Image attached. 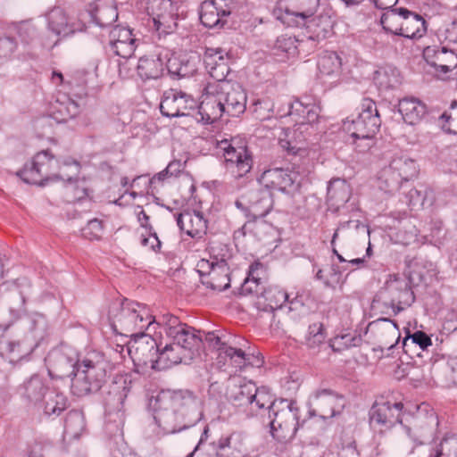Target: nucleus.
<instances>
[{"mask_svg": "<svg viewBox=\"0 0 457 457\" xmlns=\"http://www.w3.org/2000/svg\"><path fill=\"white\" fill-rule=\"evenodd\" d=\"M154 417L169 434L193 427L203 417L201 401L189 390H162L155 398Z\"/></svg>", "mask_w": 457, "mask_h": 457, "instance_id": "1", "label": "nucleus"}, {"mask_svg": "<svg viewBox=\"0 0 457 457\" xmlns=\"http://www.w3.org/2000/svg\"><path fill=\"white\" fill-rule=\"evenodd\" d=\"M79 162L66 157L56 159L49 149L42 150L34 155L29 164L18 172V176L28 183L45 186L48 181L59 179L71 181L79 173Z\"/></svg>", "mask_w": 457, "mask_h": 457, "instance_id": "2", "label": "nucleus"}, {"mask_svg": "<svg viewBox=\"0 0 457 457\" xmlns=\"http://www.w3.org/2000/svg\"><path fill=\"white\" fill-rule=\"evenodd\" d=\"M268 412L270 433L280 443L291 441L298 430L299 408L288 399H274L270 394V403L264 404L261 413Z\"/></svg>", "mask_w": 457, "mask_h": 457, "instance_id": "3", "label": "nucleus"}, {"mask_svg": "<svg viewBox=\"0 0 457 457\" xmlns=\"http://www.w3.org/2000/svg\"><path fill=\"white\" fill-rule=\"evenodd\" d=\"M109 320L116 334L127 337H133L145 329L152 328L150 310L145 304L127 299L110 312Z\"/></svg>", "mask_w": 457, "mask_h": 457, "instance_id": "4", "label": "nucleus"}, {"mask_svg": "<svg viewBox=\"0 0 457 457\" xmlns=\"http://www.w3.org/2000/svg\"><path fill=\"white\" fill-rule=\"evenodd\" d=\"M108 367V362L102 356L85 357L71 378L72 394L82 397L98 392L106 382Z\"/></svg>", "mask_w": 457, "mask_h": 457, "instance_id": "5", "label": "nucleus"}, {"mask_svg": "<svg viewBox=\"0 0 457 457\" xmlns=\"http://www.w3.org/2000/svg\"><path fill=\"white\" fill-rule=\"evenodd\" d=\"M170 342L162 346L155 364L156 370H166L179 363H189L198 353L202 338L197 335H186L179 338H170Z\"/></svg>", "mask_w": 457, "mask_h": 457, "instance_id": "6", "label": "nucleus"}, {"mask_svg": "<svg viewBox=\"0 0 457 457\" xmlns=\"http://www.w3.org/2000/svg\"><path fill=\"white\" fill-rule=\"evenodd\" d=\"M415 301V295L411 287V278L402 274L390 275L385 286L376 295L373 302L390 307L394 315H397Z\"/></svg>", "mask_w": 457, "mask_h": 457, "instance_id": "7", "label": "nucleus"}, {"mask_svg": "<svg viewBox=\"0 0 457 457\" xmlns=\"http://www.w3.org/2000/svg\"><path fill=\"white\" fill-rule=\"evenodd\" d=\"M418 172L419 168L414 160L405 156L395 157L380 171L378 187L386 194L394 195L406 187Z\"/></svg>", "mask_w": 457, "mask_h": 457, "instance_id": "8", "label": "nucleus"}, {"mask_svg": "<svg viewBox=\"0 0 457 457\" xmlns=\"http://www.w3.org/2000/svg\"><path fill=\"white\" fill-rule=\"evenodd\" d=\"M437 424V417L434 412L417 414L411 426L403 427L405 436L397 443L398 449L404 453H413L416 446L433 439Z\"/></svg>", "mask_w": 457, "mask_h": 457, "instance_id": "9", "label": "nucleus"}, {"mask_svg": "<svg viewBox=\"0 0 457 457\" xmlns=\"http://www.w3.org/2000/svg\"><path fill=\"white\" fill-rule=\"evenodd\" d=\"M227 396L233 404L249 408L252 415H259L270 399V392L265 386L257 387L252 381L232 383L227 389Z\"/></svg>", "mask_w": 457, "mask_h": 457, "instance_id": "10", "label": "nucleus"}, {"mask_svg": "<svg viewBox=\"0 0 457 457\" xmlns=\"http://www.w3.org/2000/svg\"><path fill=\"white\" fill-rule=\"evenodd\" d=\"M218 148L223 152L226 170L237 179L246 176L253 168L252 152L240 138L220 140Z\"/></svg>", "mask_w": 457, "mask_h": 457, "instance_id": "11", "label": "nucleus"}, {"mask_svg": "<svg viewBox=\"0 0 457 457\" xmlns=\"http://www.w3.org/2000/svg\"><path fill=\"white\" fill-rule=\"evenodd\" d=\"M196 267L201 282L206 287L223 291L230 287L229 266L224 258L218 259L213 256L211 260L202 259Z\"/></svg>", "mask_w": 457, "mask_h": 457, "instance_id": "12", "label": "nucleus"}, {"mask_svg": "<svg viewBox=\"0 0 457 457\" xmlns=\"http://www.w3.org/2000/svg\"><path fill=\"white\" fill-rule=\"evenodd\" d=\"M344 397L330 389L317 390L308 401L309 417H319L323 420L339 415L344 410Z\"/></svg>", "mask_w": 457, "mask_h": 457, "instance_id": "13", "label": "nucleus"}, {"mask_svg": "<svg viewBox=\"0 0 457 457\" xmlns=\"http://www.w3.org/2000/svg\"><path fill=\"white\" fill-rule=\"evenodd\" d=\"M45 362L51 378L63 379L75 377L79 360L69 349H55L47 354Z\"/></svg>", "mask_w": 457, "mask_h": 457, "instance_id": "14", "label": "nucleus"}, {"mask_svg": "<svg viewBox=\"0 0 457 457\" xmlns=\"http://www.w3.org/2000/svg\"><path fill=\"white\" fill-rule=\"evenodd\" d=\"M235 205L241 210L248 221L265 217L273 207L272 194L265 187L252 190L247 195V204L237 200Z\"/></svg>", "mask_w": 457, "mask_h": 457, "instance_id": "15", "label": "nucleus"}, {"mask_svg": "<svg viewBox=\"0 0 457 457\" xmlns=\"http://www.w3.org/2000/svg\"><path fill=\"white\" fill-rule=\"evenodd\" d=\"M197 106L192 96L182 90L170 88L163 93L160 111L163 116L170 118L188 116Z\"/></svg>", "mask_w": 457, "mask_h": 457, "instance_id": "16", "label": "nucleus"}, {"mask_svg": "<svg viewBox=\"0 0 457 457\" xmlns=\"http://www.w3.org/2000/svg\"><path fill=\"white\" fill-rule=\"evenodd\" d=\"M427 64L432 69L436 77L445 76L457 68V54L443 46H428L422 53Z\"/></svg>", "mask_w": 457, "mask_h": 457, "instance_id": "17", "label": "nucleus"}, {"mask_svg": "<svg viewBox=\"0 0 457 457\" xmlns=\"http://www.w3.org/2000/svg\"><path fill=\"white\" fill-rule=\"evenodd\" d=\"M298 172L282 168L269 169L262 172L259 182L268 190H278L283 193H294L300 185Z\"/></svg>", "mask_w": 457, "mask_h": 457, "instance_id": "18", "label": "nucleus"}, {"mask_svg": "<svg viewBox=\"0 0 457 457\" xmlns=\"http://www.w3.org/2000/svg\"><path fill=\"white\" fill-rule=\"evenodd\" d=\"M220 98L218 83H208L204 89L203 100L197 106L196 114L200 117L195 119L205 124L220 119L224 115V105Z\"/></svg>", "mask_w": 457, "mask_h": 457, "instance_id": "19", "label": "nucleus"}, {"mask_svg": "<svg viewBox=\"0 0 457 457\" xmlns=\"http://www.w3.org/2000/svg\"><path fill=\"white\" fill-rule=\"evenodd\" d=\"M403 409L402 402L376 401L370 411V422L381 429L390 428L397 423H402Z\"/></svg>", "mask_w": 457, "mask_h": 457, "instance_id": "20", "label": "nucleus"}, {"mask_svg": "<svg viewBox=\"0 0 457 457\" xmlns=\"http://www.w3.org/2000/svg\"><path fill=\"white\" fill-rule=\"evenodd\" d=\"M320 107L315 100L307 98L303 100H295L289 104L288 115L294 117L295 129L294 137L297 133L302 134L307 129V126H312L319 120Z\"/></svg>", "mask_w": 457, "mask_h": 457, "instance_id": "21", "label": "nucleus"}, {"mask_svg": "<svg viewBox=\"0 0 457 457\" xmlns=\"http://www.w3.org/2000/svg\"><path fill=\"white\" fill-rule=\"evenodd\" d=\"M133 342L129 346V353L133 354L134 361L144 365H151L156 370L155 364L159 355L160 344L150 335L141 332L132 337Z\"/></svg>", "mask_w": 457, "mask_h": 457, "instance_id": "22", "label": "nucleus"}, {"mask_svg": "<svg viewBox=\"0 0 457 457\" xmlns=\"http://www.w3.org/2000/svg\"><path fill=\"white\" fill-rule=\"evenodd\" d=\"M224 114L237 117L246 109V94L241 86L231 83H218Z\"/></svg>", "mask_w": 457, "mask_h": 457, "instance_id": "23", "label": "nucleus"}, {"mask_svg": "<svg viewBox=\"0 0 457 457\" xmlns=\"http://www.w3.org/2000/svg\"><path fill=\"white\" fill-rule=\"evenodd\" d=\"M233 0H206L200 5V21L206 28L222 27L231 13Z\"/></svg>", "mask_w": 457, "mask_h": 457, "instance_id": "24", "label": "nucleus"}, {"mask_svg": "<svg viewBox=\"0 0 457 457\" xmlns=\"http://www.w3.org/2000/svg\"><path fill=\"white\" fill-rule=\"evenodd\" d=\"M381 120L379 115L359 113L356 119L346 120L345 129L354 139H371L379 130Z\"/></svg>", "mask_w": 457, "mask_h": 457, "instance_id": "25", "label": "nucleus"}, {"mask_svg": "<svg viewBox=\"0 0 457 457\" xmlns=\"http://www.w3.org/2000/svg\"><path fill=\"white\" fill-rule=\"evenodd\" d=\"M0 354L10 362H17L32 353L35 345L29 341L26 335L15 338H7L0 334Z\"/></svg>", "mask_w": 457, "mask_h": 457, "instance_id": "26", "label": "nucleus"}, {"mask_svg": "<svg viewBox=\"0 0 457 457\" xmlns=\"http://www.w3.org/2000/svg\"><path fill=\"white\" fill-rule=\"evenodd\" d=\"M109 37V49L114 54L125 59L133 55L137 48V39L129 29L115 26L110 31Z\"/></svg>", "mask_w": 457, "mask_h": 457, "instance_id": "27", "label": "nucleus"}, {"mask_svg": "<svg viewBox=\"0 0 457 457\" xmlns=\"http://www.w3.org/2000/svg\"><path fill=\"white\" fill-rule=\"evenodd\" d=\"M368 331L374 335L381 347L387 349L394 347L400 338L397 323L389 318H380L371 321L368 326Z\"/></svg>", "mask_w": 457, "mask_h": 457, "instance_id": "28", "label": "nucleus"}, {"mask_svg": "<svg viewBox=\"0 0 457 457\" xmlns=\"http://www.w3.org/2000/svg\"><path fill=\"white\" fill-rule=\"evenodd\" d=\"M162 328L169 338L180 339L186 335H195V329L186 323H182L177 316L170 313H164L154 317L152 315V328Z\"/></svg>", "mask_w": 457, "mask_h": 457, "instance_id": "29", "label": "nucleus"}, {"mask_svg": "<svg viewBox=\"0 0 457 457\" xmlns=\"http://www.w3.org/2000/svg\"><path fill=\"white\" fill-rule=\"evenodd\" d=\"M179 228L193 238H201L206 234L207 220L202 212L197 211L185 212L177 217Z\"/></svg>", "mask_w": 457, "mask_h": 457, "instance_id": "30", "label": "nucleus"}, {"mask_svg": "<svg viewBox=\"0 0 457 457\" xmlns=\"http://www.w3.org/2000/svg\"><path fill=\"white\" fill-rule=\"evenodd\" d=\"M48 386L43 378L38 375H32L18 387L21 397L28 403L37 404L46 396Z\"/></svg>", "mask_w": 457, "mask_h": 457, "instance_id": "31", "label": "nucleus"}, {"mask_svg": "<svg viewBox=\"0 0 457 457\" xmlns=\"http://www.w3.org/2000/svg\"><path fill=\"white\" fill-rule=\"evenodd\" d=\"M206 71L215 79L214 83H229L226 80L229 73V66L220 51L209 49L204 58Z\"/></svg>", "mask_w": 457, "mask_h": 457, "instance_id": "32", "label": "nucleus"}, {"mask_svg": "<svg viewBox=\"0 0 457 457\" xmlns=\"http://www.w3.org/2000/svg\"><path fill=\"white\" fill-rule=\"evenodd\" d=\"M166 64L159 54L144 55L137 62V72L142 80L157 79L162 76Z\"/></svg>", "mask_w": 457, "mask_h": 457, "instance_id": "33", "label": "nucleus"}, {"mask_svg": "<svg viewBox=\"0 0 457 457\" xmlns=\"http://www.w3.org/2000/svg\"><path fill=\"white\" fill-rule=\"evenodd\" d=\"M398 111L406 123L415 125L425 117L428 108L419 98L407 96L399 101Z\"/></svg>", "mask_w": 457, "mask_h": 457, "instance_id": "34", "label": "nucleus"}, {"mask_svg": "<svg viewBox=\"0 0 457 457\" xmlns=\"http://www.w3.org/2000/svg\"><path fill=\"white\" fill-rule=\"evenodd\" d=\"M130 383L126 378H120L112 381L108 387L104 403L110 409L120 411L123 409L124 402L130 392Z\"/></svg>", "mask_w": 457, "mask_h": 457, "instance_id": "35", "label": "nucleus"}, {"mask_svg": "<svg viewBox=\"0 0 457 457\" xmlns=\"http://www.w3.org/2000/svg\"><path fill=\"white\" fill-rule=\"evenodd\" d=\"M197 62L199 58L196 56H187L180 54L174 56L167 61V70L171 75L179 78H186L193 76L197 71Z\"/></svg>", "mask_w": 457, "mask_h": 457, "instance_id": "36", "label": "nucleus"}, {"mask_svg": "<svg viewBox=\"0 0 457 457\" xmlns=\"http://www.w3.org/2000/svg\"><path fill=\"white\" fill-rule=\"evenodd\" d=\"M425 25L426 21L422 16L408 10V13L403 15L400 37L409 39L420 37L426 31Z\"/></svg>", "mask_w": 457, "mask_h": 457, "instance_id": "37", "label": "nucleus"}, {"mask_svg": "<svg viewBox=\"0 0 457 457\" xmlns=\"http://www.w3.org/2000/svg\"><path fill=\"white\" fill-rule=\"evenodd\" d=\"M327 191L328 201L337 207L347 203L351 197L349 184L339 178L333 179L328 182Z\"/></svg>", "mask_w": 457, "mask_h": 457, "instance_id": "38", "label": "nucleus"}, {"mask_svg": "<svg viewBox=\"0 0 457 457\" xmlns=\"http://www.w3.org/2000/svg\"><path fill=\"white\" fill-rule=\"evenodd\" d=\"M48 29L57 36L66 37L74 32L65 12L60 7L53 8L47 13Z\"/></svg>", "mask_w": 457, "mask_h": 457, "instance_id": "39", "label": "nucleus"}, {"mask_svg": "<svg viewBox=\"0 0 457 457\" xmlns=\"http://www.w3.org/2000/svg\"><path fill=\"white\" fill-rule=\"evenodd\" d=\"M225 357L228 358L230 363L237 370H241L246 366L261 367L263 359L253 353H245L241 348H226Z\"/></svg>", "mask_w": 457, "mask_h": 457, "instance_id": "40", "label": "nucleus"}, {"mask_svg": "<svg viewBox=\"0 0 457 457\" xmlns=\"http://www.w3.org/2000/svg\"><path fill=\"white\" fill-rule=\"evenodd\" d=\"M287 13L307 19L312 17L319 6V0H280Z\"/></svg>", "mask_w": 457, "mask_h": 457, "instance_id": "41", "label": "nucleus"}, {"mask_svg": "<svg viewBox=\"0 0 457 457\" xmlns=\"http://www.w3.org/2000/svg\"><path fill=\"white\" fill-rule=\"evenodd\" d=\"M45 398L43 413L48 418L54 419L60 416L69 406L67 396L59 391H50Z\"/></svg>", "mask_w": 457, "mask_h": 457, "instance_id": "42", "label": "nucleus"}, {"mask_svg": "<svg viewBox=\"0 0 457 457\" xmlns=\"http://www.w3.org/2000/svg\"><path fill=\"white\" fill-rule=\"evenodd\" d=\"M333 21L328 15H320L312 19L307 25L311 32L310 38L320 41L329 37L333 34Z\"/></svg>", "mask_w": 457, "mask_h": 457, "instance_id": "43", "label": "nucleus"}, {"mask_svg": "<svg viewBox=\"0 0 457 457\" xmlns=\"http://www.w3.org/2000/svg\"><path fill=\"white\" fill-rule=\"evenodd\" d=\"M404 13H408V9L403 7L391 9L384 12L380 18L383 29L387 33L400 36Z\"/></svg>", "mask_w": 457, "mask_h": 457, "instance_id": "44", "label": "nucleus"}, {"mask_svg": "<svg viewBox=\"0 0 457 457\" xmlns=\"http://www.w3.org/2000/svg\"><path fill=\"white\" fill-rule=\"evenodd\" d=\"M288 300V295L278 287H270L263 289L259 296V304H263L264 309L276 310L281 308Z\"/></svg>", "mask_w": 457, "mask_h": 457, "instance_id": "45", "label": "nucleus"}, {"mask_svg": "<svg viewBox=\"0 0 457 457\" xmlns=\"http://www.w3.org/2000/svg\"><path fill=\"white\" fill-rule=\"evenodd\" d=\"M428 452V457H457V435L445 434Z\"/></svg>", "mask_w": 457, "mask_h": 457, "instance_id": "46", "label": "nucleus"}, {"mask_svg": "<svg viewBox=\"0 0 457 457\" xmlns=\"http://www.w3.org/2000/svg\"><path fill=\"white\" fill-rule=\"evenodd\" d=\"M317 65L322 78L331 77L340 73L342 62L337 53L326 52L320 56Z\"/></svg>", "mask_w": 457, "mask_h": 457, "instance_id": "47", "label": "nucleus"}, {"mask_svg": "<svg viewBox=\"0 0 457 457\" xmlns=\"http://www.w3.org/2000/svg\"><path fill=\"white\" fill-rule=\"evenodd\" d=\"M55 118L62 120L67 121L70 119L77 117L81 111V103L67 97L65 101L57 100L54 105Z\"/></svg>", "mask_w": 457, "mask_h": 457, "instance_id": "48", "label": "nucleus"}, {"mask_svg": "<svg viewBox=\"0 0 457 457\" xmlns=\"http://www.w3.org/2000/svg\"><path fill=\"white\" fill-rule=\"evenodd\" d=\"M262 267V263L254 262L251 264L249 268L248 276L245 279L244 283L240 287V295H256L258 297L261 295V292L262 291V287H261L260 278L255 276V272L257 270Z\"/></svg>", "mask_w": 457, "mask_h": 457, "instance_id": "49", "label": "nucleus"}, {"mask_svg": "<svg viewBox=\"0 0 457 457\" xmlns=\"http://www.w3.org/2000/svg\"><path fill=\"white\" fill-rule=\"evenodd\" d=\"M85 428V420L81 412L72 410L66 415L64 431L71 437H79Z\"/></svg>", "mask_w": 457, "mask_h": 457, "instance_id": "50", "label": "nucleus"}, {"mask_svg": "<svg viewBox=\"0 0 457 457\" xmlns=\"http://www.w3.org/2000/svg\"><path fill=\"white\" fill-rule=\"evenodd\" d=\"M297 40L291 36L281 35L276 40L274 51L276 55H283V57L289 58L297 54Z\"/></svg>", "mask_w": 457, "mask_h": 457, "instance_id": "51", "label": "nucleus"}, {"mask_svg": "<svg viewBox=\"0 0 457 457\" xmlns=\"http://www.w3.org/2000/svg\"><path fill=\"white\" fill-rule=\"evenodd\" d=\"M432 345L431 338L423 331H416L412 335H407L403 342V348L409 353L412 346L418 345L420 350H425Z\"/></svg>", "mask_w": 457, "mask_h": 457, "instance_id": "52", "label": "nucleus"}, {"mask_svg": "<svg viewBox=\"0 0 457 457\" xmlns=\"http://www.w3.org/2000/svg\"><path fill=\"white\" fill-rule=\"evenodd\" d=\"M274 104L269 98L258 99L253 104V112L261 120L269 119L273 112Z\"/></svg>", "mask_w": 457, "mask_h": 457, "instance_id": "53", "label": "nucleus"}, {"mask_svg": "<svg viewBox=\"0 0 457 457\" xmlns=\"http://www.w3.org/2000/svg\"><path fill=\"white\" fill-rule=\"evenodd\" d=\"M103 231V221L98 219L90 220L81 230L82 236L89 240L100 239Z\"/></svg>", "mask_w": 457, "mask_h": 457, "instance_id": "54", "label": "nucleus"}, {"mask_svg": "<svg viewBox=\"0 0 457 457\" xmlns=\"http://www.w3.org/2000/svg\"><path fill=\"white\" fill-rule=\"evenodd\" d=\"M306 138L303 137L298 140H290V139H280L279 144L280 146L285 149L288 154L295 155L300 154L302 151H305V144L304 141Z\"/></svg>", "mask_w": 457, "mask_h": 457, "instance_id": "55", "label": "nucleus"}, {"mask_svg": "<svg viewBox=\"0 0 457 457\" xmlns=\"http://www.w3.org/2000/svg\"><path fill=\"white\" fill-rule=\"evenodd\" d=\"M204 341L210 346L216 348L220 352L219 356H221L222 354L225 355L226 348H233L232 346H228L226 342H223L221 337L213 331L207 332L204 335Z\"/></svg>", "mask_w": 457, "mask_h": 457, "instance_id": "56", "label": "nucleus"}, {"mask_svg": "<svg viewBox=\"0 0 457 457\" xmlns=\"http://www.w3.org/2000/svg\"><path fill=\"white\" fill-rule=\"evenodd\" d=\"M16 48L17 43L13 38L10 37L0 38V57H9Z\"/></svg>", "mask_w": 457, "mask_h": 457, "instance_id": "57", "label": "nucleus"}, {"mask_svg": "<svg viewBox=\"0 0 457 457\" xmlns=\"http://www.w3.org/2000/svg\"><path fill=\"white\" fill-rule=\"evenodd\" d=\"M117 18L118 13L116 10L112 8H107L104 10H100L96 19L98 20V23L101 27H105L115 21Z\"/></svg>", "mask_w": 457, "mask_h": 457, "instance_id": "58", "label": "nucleus"}, {"mask_svg": "<svg viewBox=\"0 0 457 457\" xmlns=\"http://www.w3.org/2000/svg\"><path fill=\"white\" fill-rule=\"evenodd\" d=\"M148 231V237L143 236V238L141 240V244L144 246L149 245L150 249L154 251V253H158L161 250L162 243L156 234L155 231L153 230H147Z\"/></svg>", "mask_w": 457, "mask_h": 457, "instance_id": "59", "label": "nucleus"}, {"mask_svg": "<svg viewBox=\"0 0 457 457\" xmlns=\"http://www.w3.org/2000/svg\"><path fill=\"white\" fill-rule=\"evenodd\" d=\"M404 202L408 206L413 207L418 204H422L424 197L420 191L416 188H410L407 193L404 194Z\"/></svg>", "mask_w": 457, "mask_h": 457, "instance_id": "60", "label": "nucleus"}, {"mask_svg": "<svg viewBox=\"0 0 457 457\" xmlns=\"http://www.w3.org/2000/svg\"><path fill=\"white\" fill-rule=\"evenodd\" d=\"M71 87L70 94L77 98V101L80 103L87 96V90L84 85H73L71 81L67 82Z\"/></svg>", "mask_w": 457, "mask_h": 457, "instance_id": "61", "label": "nucleus"}, {"mask_svg": "<svg viewBox=\"0 0 457 457\" xmlns=\"http://www.w3.org/2000/svg\"><path fill=\"white\" fill-rule=\"evenodd\" d=\"M360 113H369L372 115H379L378 111L377 109L376 103L370 99L364 98L361 103V111Z\"/></svg>", "mask_w": 457, "mask_h": 457, "instance_id": "62", "label": "nucleus"}, {"mask_svg": "<svg viewBox=\"0 0 457 457\" xmlns=\"http://www.w3.org/2000/svg\"><path fill=\"white\" fill-rule=\"evenodd\" d=\"M217 454H222L226 449L231 448V436H221L216 443H214Z\"/></svg>", "mask_w": 457, "mask_h": 457, "instance_id": "63", "label": "nucleus"}, {"mask_svg": "<svg viewBox=\"0 0 457 457\" xmlns=\"http://www.w3.org/2000/svg\"><path fill=\"white\" fill-rule=\"evenodd\" d=\"M325 337H326L325 333L314 335L312 337H306L307 345L311 348H315L324 342Z\"/></svg>", "mask_w": 457, "mask_h": 457, "instance_id": "64", "label": "nucleus"}]
</instances>
